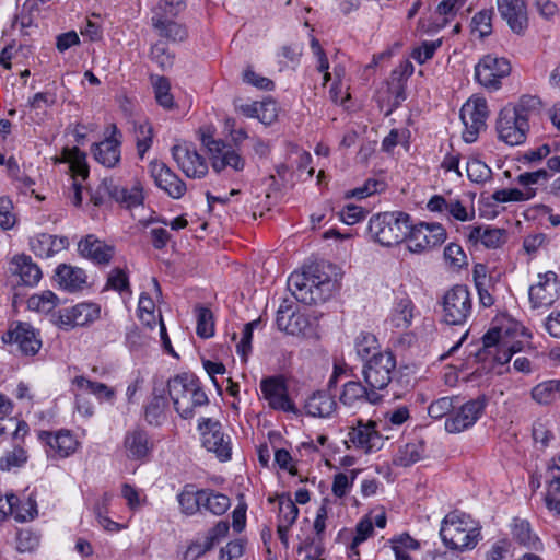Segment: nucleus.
Instances as JSON below:
<instances>
[{
  "instance_id": "obj_1",
  "label": "nucleus",
  "mask_w": 560,
  "mask_h": 560,
  "mask_svg": "<svg viewBox=\"0 0 560 560\" xmlns=\"http://www.w3.org/2000/svg\"><path fill=\"white\" fill-rule=\"evenodd\" d=\"M288 287L299 302L312 305L329 299L337 288V281L316 267L308 272H292Z\"/></svg>"
},
{
  "instance_id": "obj_2",
  "label": "nucleus",
  "mask_w": 560,
  "mask_h": 560,
  "mask_svg": "<svg viewBox=\"0 0 560 560\" xmlns=\"http://www.w3.org/2000/svg\"><path fill=\"white\" fill-rule=\"evenodd\" d=\"M440 536L443 544L452 550H471L480 539V526L469 515L455 511L442 520Z\"/></svg>"
},
{
  "instance_id": "obj_3",
  "label": "nucleus",
  "mask_w": 560,
  "mask_h": 560,
  "mask_svg": "<svg viewBox=\"0 0 560 560\" xmlns=\"http://www.w3.org/2000/svg\"><path fill=\"white\" fill-rule=\"evenodd\" d=\"M167 388L174 408L183 419L192 418L196 407L209 404L207 394L194 375H176L168 381Z\"/></svg>"
},
{
  "instance_id": "obj_4",
  "label": "nucleus",
  "mask_w": 560,
  "mask_h": 560,
  "mask_svg": "<svg viewBox=\"0 0 560 560\" xmlns=\"http://www.w3.org/2000/svg\"><path fill=\"white\" fill-rule=\"evenodd\" d=\"M409 229L410 215L401 211L378 213L369 222V232L373 240L387 247L405 241Z\"/></svg>"
},
{
  "instance_id": "obj_5",
  "label": "nucleus",
  "mask_w": 560,
  "mask_h": 560,
  "mask_svg": "<svg viewBox=\"0 0 560 560\" xmlns=\"http://www.w3.org/2000/svg\"><path fill=\"white\" fill-rule=\"evenodd\" d=\"M442 320L447 325L463 326L472 314V298L468 288L456 284L447 290L441 301Z\"/></svg>"
},
{
  "instance_id": "obj_6",
  "label": "nucleus",
  "mask_w": 560,
  "mask_h": 560,
  "mask_svg": "<svg viewBox=\"0 0 560 560\" xmlns=\"http://www.w3.org/2000/svg\"><path fill=\"white\" fill-rule=\"evenodd\" d=\"M395 370V355L390 351H383L382 354L373 355L364 363L362 375L368 386L383 394L390 384Z\"/></svg>"
},
{
  "instance_id": "obj_7",
  "label": "nucleus",
  "mask_w": 560,
  "mask_h": 560,
  "mask_svg": "<svg viewBox=\"0 0 560 560\" xmlns=\"http://www.w3.org/2000/svg\"><path fill=\"white\" fill-rule=\"evenodd\" d=\"M201 143L210 153L211 166L215 173L230 167L235 172L244 170L245 160L237 150L221 140H215L210 133H201Z\"/></svg>"
},
{
  "instance_id": "obj_8",
  "label": "nucleus",
  "mask_w": 560,
  "mask_h": 560,
  "mask_svg": "<svg viewBox=\"0 0 560 560\" xmlns=\"http://www.w3.org/2000/svg\"><path fill=\"white\" fill-rule=\"evenodd\" d=\"M511 73L510 61L494 55L483 56L475 66V80L489 91H498L502 86V79Z\"/></svg>"
},
{
  "instance_id": "obj_9",
  "label": "nucleus",
  "mask_w": 560,
  "mask_h": 560,
  "mask_svg": "<svg viewBox=\"0 0 560 560\" xmlns=\"http://www.w3.org/2000/svg\"><path fill=\"white\" fill-rule=\"evenodd\" d=\"M406 240L409 252L421 254L444 243L446 231L440 223L420 222L410 224Z\"/></svg>"
},
{
  "instance_id": "obj_10",
  "label": "nucleus",
  "mask_w": 560,
  "mask_h": 560,
  "mask_svg": "<svg viewBox=\"0 0 560 560\" xmlns=\"http://www.w3.org/2000/svg\"><path fill=\"white\" fill-rule=\"evenodd\" d=\"M489 110L487 101L482 97L469 98L460 109V119L465 126L463 139L467 143L477 140L478 135L486 128Z\"/></svg>"
},
{
  "instance_id": "obj_11",
  "label": "nucleus",
  "mask_w": 560,
  "mask_h": 560,
  "mask_svg": "<svg viewBox=\"0 0 560 560\" xmlns=\"http://www.w3.org/2000/svg\"><path fill=\"white\" fill-rule=\"evenodd\" d=\"M198 430L201 433L202 445L209 452H213L221 462L231 459V440L222 431V425L219 421H214L211 418H201Z\"/></svg>"
},
{
  "instance_id": "obj_12",
  "label": "nucleus",
  "mask_w": 560,
  "mask_h": 560,
  "mask_svg": "<svg viewBox=\"0 0 560 560\" xmlns=\"http://www.w3.org/2000/svg\"><path fill=\"white\" fill-rule=\"evenodd\" d=\"M495 129L499 140L513 147L525 142L529 122L503 107L499 113Z\"/></svg>"
},
{
  "instance_id": "obj_13",
  "label": "nucleus",
  "mask_w": 560,
  "mask_h": 560,
  "mask_svg": "<svg viewBox=\"0 0 560 560\" xmlns=\"http://www.w3.org/2000/svg\"><path fill=\"white\" fill-rule=\"evenodd\" d=\"M260 390L269 408L287 413H298V408L289 397L288 386L282 377L269 376L262 378Z\"/></svg>"
},
{
  "instance_id": "obj_14",
  "label": "nucleus",
  "mask_w": 560,
  "mask_h": 560,
  "mask_svg": "<svg viewBox=\"0 0 560 560\" xmlns=\"http://www.w3.org/2000/svg\"><path fill=\"white\" fill-rule=\"evenodd\" d=\"M38 440L47 446L46 453L48 457L63 459L71 456L79 447L77 436L67 429L57 431H39Z\"/></svg>"
},
{
  "instance_id": "obj_15",
  "label": "nucleus",
  "mask_w": 560,
  "mask_h": 560,
  "mask_svg": "<svg viewBox=\"0 0 560 560\" xmlns=\"http://www.w3.org/2000/svg\"><path fill=\"white\" fill-rule=\"evenodd\" d=\"M172 156L182 172L190 178H202L208 173V164L197 150L189 143L172 147Z\"/></svg>"
},
{
  "instance_id": "obj_16",
  "label": "nucleus",
  "mask_w": 560,
  "mask_h": 560,
  "mask_svg": "<svg viewBox=\"0 0 560 560\" xmlns=\"http://www.w3.org/2000/svg\"><path fill=\"white\" fill-rule=\"evenodd\" d=\"M384 394L375 392L360 381H348L342 385L339 401L349 409H360L364 405H376L382 401Z\"/></svg>"
},
{
  "instance_id": "obj_17",
  "label": "nucleus",
  "mask_w": 560,
  "mask_h": 560,
  "mask_svg": "<svg viewBox=\"0 0 560 560\" xmlns=\"http://www.w3.org/2000/svg\"><path fill=\"white\" fill-rule=\"evenodd\" d=\"M149 173L156 187L171 198L179 199L185 195L187 190L186 184L164 162L152 160L149 163Z\"/></svg>"
},
{
  "instance_id": "obj_18",
  "label": "nucleus",
  "mask_w": 560,
  "mask_h": 560,
  "mask_svg": "<svg viewBox=\"0 0 560 560\" xmlns=\"http://www.w3.org/2000/svg\"><path fill=\"white\" fill-rule=\"evenodd\" d=\"M100 315V305L92 302H82L59 311L56 324L68 330L77 326L89 325L98 319Z\"/></svg>"
},
{
  "instance_id": "obj_19",
  "label": "nucleus",
  "mask_w": 560,
  "mask_h": 560,
  "mask_svg": "<svg viewBox=\"0 0 560 560\" xmlns=\"http://www.w3.org/2000/svg\"><path fill=\"white\" fill-rule=\"evenodd\" d=\"M101 189L110 199L127 209L139 207L144 200L143 186L140 182H135L130 186H121L114 178H104L101 183Z\"/></svg>"
},
{
  "instance_id": "obj_20",
  "label": "nucleus",
  "mask_w": 560,
  "mask_h": 560,
  "mask_svg": "<svg viewBox=\"0 0 560 560\" xmlns=\"http://www.w3.org/2000/svg\"><path fill=\"white\" fill-rule=\"evenodd\" d=\"M486 399L477 398L467 401L445 420V430L448 433H459L471 428L483 413Z\"/></svg>"
},
{
  "instance_id": "obj_21",
  "label": "nucleus",
  "mask_w": 560,
  "mask_h": 560,
  "mask_svg": "<svg viewBox=\"0 0 560 560\" xmlns=\"http://www.w3.org/2000/svg\"><path fill=\"white\" fill-rule=\"evenodd\" d=\"M529 301L533 307H548L560 295V283L553 271H547L538 275L537 283L529 288Z\"/></svg>"
},
{
  "instance_id": "obj_22",
  "label": "nucleus",
  "mask_w": 560,
  "mask_h": 560,
  "mask_svg": "<svg viewBox=\"0 0 560 560\" xmlns=\"http://www.w3.org/2000/svg\"><path fill=\"white\" fill-rule=\"evenodd\" d=\"M377 423L369 420H357V423L350 427L348 440L357 447L365 453L375 452L382 448L383 438L376 429Z\"/></svg>"
},
{
  "instance_id": "obj_23",
  "label": "nucleus",
  "mask_w": 560,
  "mask_h": 560,
  "mask_svg": "<svg viewBox=\"0 0 560 560\" xmlns=\"http://www.w3.org/2000/svg\"><path fill=\"white\" fill-rule=\"evenodd\" d=\"M122 448L129 460L145 462L153 451V442L145 430L135 428L126 432Z\"/></svg>"
},
{
  "instance_id": "obj_24",
  "label": "nucleus",
  "mask_w": 560,
  "mask_h": 560,
  "mask_svg": "<svg viewBox=\"0 0 560 560\" xmlns=\"http://www.w3.org/2000/svg\"><path fill=\"white\" fill-rule=\"evenodd\" d=\"M465 230L467 242L475 247L481 245L488 249H497L508 240V233L504 229L487 224L470 225Z\"/></svg>"
},
{
  "instance_id": "obj_25",
  "label": "nucleus",
  "mask_w": 560,
  "mask_h": 560,
  "mask_svg": "<svg viewBox=\"0 0 560 560\" xmlns=\"http://www.w3.org/2000/svg\"><path fill=\"white\" fill-rule=\"evenodd\" d=\"M498 11L515 34H524L528 27L527 5L524 0H497Z\"/></svg>"
},
{
  "instance_id": "obj_26",
  "label": "nucleus",
  "mask_w": 560,
  "mask_h": 560,
  "mask_svg": "<svg viewBox=\"0 0 560 560\" xmlns=\"http://www.w3.org/2000/svg\"><path fill=\"white\" fill-rule=\"evenodd\" d=\"M2 340L15 345L25 355L36 354L42 347L35 329L26 323H19L14 329L3 335Z\"/></svg>"
},
{
  "instance_id": "obj_27",
  "label": "nucleus",
  "mask_w": 560,
  "mask_h": 560,
  "mask_svg": "<svg viewBox=\"0 0 560 560\" xmlns=\"http://www.w3.org/2000/svg\"><path fill=\"white\" fill-rule=\"evenodd\" d=\"M120 132L116 125H112V133L103 141L92 145V154L94 159L105 167H114L120 161Z\"/></svg>"
},
{
  "instance_id": "obj_28",
  "label": "nucleus",
  "mask_w": 560,
  "mask_h": 560,
  "mask_svg": "<svg viewBox=\"0 0 560 560\" xmlns=\"http://www.w3.org/2000/svg\"><path fill=\"white\" fill-rule=\"evenodd\" d=\"M78 252L80 256L96 265H107L114 256V248L93 234H89L79 241Z\"/></svg>"
},
{
  "instance_id": "obj_29",
  "label": "nucleus",
  "mask_w": 560,
  "mask_h": 560,
  "mask_svg": "<svg viewBox=\"0 0 560 560\" xmlns=\"http://www.w3.org/2000/svg\"><path fill=\"white\" fill-rule=\"evenodd\" d=\"M547 478L545 505L549 512L560 516V456L552 457L548 463Z\"/></svg>"
},
{
  "instance_id": "obj_30",
  "label": "nucleus",
  "mask_w": 560,
  "mask_h": 560,
  "mask_svg": "<svg viewBox=\"0 0 560 560\" xmlns=\"http://www.w3.org/2000/svg\"><path fill=\"white\" fill-rule=\"evenodd\" d=\"M304 409L310 417L330 418L337 410V401L328 389H319L305 399Z\"/></svg>"
},
{
  "instance_id": "obj_31",
  "label": "nucleus",
  "mask_w": 560,
  "mask_h": 560,
  "mask_svg": "<svg viewBox=\"0 0 560 560\" xmlns=\"http://www.w3.org/2000/svg\"><path fill=\"white\" fill-rule=\"evenodd\" d=\"M54 280L65 291L74 293L85 288L88 276L80 267L60 264L55 269Z\"/></svg>"
},
{
  "instance_id": "obj_32",
  "label": "nucleus",
  "mask_w": 560,
  "mask_h": 560,
  "mask_svg": "<svg viewBox=\"0 0 560 560\" xmlns=\"http://www.w3.org/2000/svg\"><path fill=\"white\" fill-rule=\"evenodd\" d=\"M276 324L280 330L298 335L305 330L308 323L304 315L295 311L291 302L283 301L277 311Z\"/></svg>"
},
{
  "instance_id": "obj_33",
  "label": "nucleus",
  "mask_w": 560,
  "mask_h": 560,
  "mask_svg": "<svg viewBox=\"0 0 560 560\" xmlns=\"http://www.w3.org/2000/svg\"><path fill=\"white\" fill-rule=\"evenodd\" d=\"M427 208L431 212H447L453 219L462 222L471 221L475 218L474 208L468 210L462 201L457 199L446 200L441 195L432 196L427 203Z\"/></svg>"
},
{
  "instance_id": "obj_34",
  "label": "nucleus",
  "mask_w": 560,
  "mask_h": 560,
  "mask_svg": "<svg viewBox=\"0 0 560 560\" xmlns=\"http://www.w3.org/2000/svg\"><path fill=\"white\" fill-rule=\"evenodd\" d=\"M32 252L40 258H50L65 250L69 246V240L66 236L40 233L30 241Z\"/></svg>"
},
{
  "instance_id": "obj_35",
  "label": "nucleus",
  "mask_w": 560,
  "mask_h": 560,
  "mask_svg": "<svg viewBox=\"0 0 560 560\" xmlns=\"http://www.w3.org/2000/svg\"><path fill=\"white\" fill-rule=\"evenodd\" d=\"M151 24L156 34L168 42H183L188 36L185 25L160 13H155L152 16Z\"/></svg>"
},
{
  "instance_id": "obj_36",
  "label": "nucleus",
  "mask_w": 560,
  "mask_h": 560,
  "mask_svg": "<svg viewBox=\"0 0 560 560\" xmlns=\"http://www.w3.org/2000/svg\"><path fill=\"white\" fill-rule=\"evenodd\" d=\"M511 535L515 542L533 550H541L542 542L533 532L528 521L515 517L511 523Z\"/></svg>"
},
{
  "instance_id": "obj_37",
  "label": "nucleus",
  "mask_w": 560,
  "mask_h": 560,
  "mask_svg": "<svg viewBox=\"0 0 560 560\" xmlns=\"http://www.w3.org/2000/svg\"><path fill=\"white\" fill-rule=\"evenodd\" d=\"M72 386L79 392L94 395L100 402L114 404L116 398V390L113 387L81 375L72 380Z\"/></svg>"
},
{
  "instance_id": "obj_38",
  "label": "nucleus",
  "mask_w": 560,
  "mask_h": 560,
  "mask_svg": "<svg viewBox=\"0 0 560 560\" xmlns=\"http://www.w3.org/2000/svg\"><path fill=\"white\" fill-rule=\"evenodd\" d=\"M12 271L25 285H35L42 278V270L27 255L15 256L11 262Z\"/></svg>"
},
{
  "instance_id": "obj_39",
  "label": "nucleus",
  "mask_w": 560,
  "mask_h": 560,
  "mask_svg": "<svg viewBox=\"0 0 560 560\" xmlns=\"http://www.w3.org/2000/svg\"><path fill=\"white\" fill-rule=\"evenodd\" d=\"M5 504L11 515L18 522L32 521L37 515L36 501L28 497L25 501H21L20 498L13 493L5 495Z\"/></svg>"
},
{
  "instance_id": "obj_40",
  "label": "nucleus",
  "mask_w": 560,
  "mask_h": 560,
  "mask_svg": "<svg viewBox=\"0 0 560 560\" xmlns=\"http://www.w3.org/2000/svg\"><path fill=\"white\" fill-rule=\"evenodd\" d=\"M180 512L187 516L196 515L201 510V489L186 483L176 495Z\"/></svg>"
},
{
  "instance_id": "obj_41",
  "label": "nucleus",
  "mask_w": 560,
  "mask_h": 560,
  "mask_svg": "<svg viewBox=\"0 0 560 560\" xmlns=\"http://www.w3.org/2000/svg\"><path fill=\"white\" fill-rule=\"evenodd\" d=\"M425 453V443L421 439H416L401 446L395 455L394 463L397 466L408 467L423 458Z\"/></svg>"
},
{
  "instance_id": "obj_42",
  "label": "nucleus",
  "mask_w": 560,
  "mask_h": 560,
  "mask_svg": "<svg viewBox=\"0 0 560 560\" xmlns=\"http://www.w3.org/2000/svg\"><path fill=\"white\" fill-rule=\"evenodd\" d=\"M504 107L514 112L516 116L525 119L526 122H529V119L540 115L542 103L538 96L523 95L516 103L508 104Z\"/></svg>"
},
{
  "instance_id": "obj_43",
  "label": "nucleus",
  "mask_w": 560,
  "mask_h": 560,
  "mask_svg": "<svg viewBox=\"0 0 560 560\" xmlns=\"http://www.w3.org/2000/svg\"><path fill=\"white\" fill-rule=\"evenodd\" d=\"M413 308V303L409 298L397 300L389 317L392 325L400 329L408 328L412 324Z\"/></svg>"
},
{
  "instance_id": "obj_44",
  "label": "nucleus",
  "mask_w": 560,
  "mask_h": 560,
  "mask_svg": "<svg viewBox=\"0 0 560 560\" xmlns=\"http://www.w3.org/2000/svg\"><path fill=\"white\" fill-rule=\"evenodd\" d=\"M201 509H205L214 515L224 514L231 505V501L228 495L215 492L211 489H201Z\"/></svg>"
},
{
  "instance_id": "obj_45",
  "label": "nucleus",
  "mask_w": 560,
  "mask_h": 560,
  "mask_svg": "<svg viewBox=\"0 0 560 560\" xmlns=\"http://www.w3.org/2000/svg\"><path fill=\"white\" fill-rule=\"evenodd\" d=\"M354 350L357 355L365 362L377 354H382L380 351V343L375 335L366 331H361L354 339Z\"/></svg>"
},
{
  "instance_id": "obj_46",
  "label": "nucleus",
  "mask_w": 560,
  "mask_h": 560,
  "mask_svg": "<svg viewBox=\"0 0 560 560\" xmlns=\"http://www.w3.org/2000/svg\"><path fill=\"white\" fill-rule=\"evenodd\" d=\"M60 303L59 298L50 290L35 293L27 299L30 311L48 314Z\"/></svg>"
},
{
  "instance_id": "obj_47",
  "label": "nucleus",
  "mask_w": 560,
  "mask_h": 560,
  "mask_svg": "<svg viewBox=\"0 0 560 560\" xmlns=\"http://www.w3.org/2000/svg\"><path fill=\"white\" fill-rule=\"evenodd\" d=\"M28 459V455L24 445L21 443L12 444L10 450H5L0 456V469L9 471L12 468L22 467Z\"/></svg>"
},
{
  "instance_id": "obj_48",
  "label": "nucleus",
  "mask_w": 560,
  "mask_h": 560,
  "mask_svg": "<svg viewBox=\"0 0 560 560\" xmlns=\"http://www.w3.org/2000/svg\"><path fill=\"white\" fill-rule=\"evenodd\" d=\"M62 161L69 163L70 170L83 178L89 175L86 154L77 147L65 148L61 152Z\"/></svg>"
},
{
  "instance_id": "obj_49",
  "label": "nucleus",
  "mask_w": 560,
  "mask_h": 560,
  "mask_svg": "<svg viewBox=\"0 0 560 560\" xmlns=\"http://www.w3.org/2000/svg\"><path fill=\"white\" fill-rule=\"evenodd\" d=\"M388 542L395 553V560H411L408 552L420 548V542L408 533L394 536Z\"/></svg>"
},
{
  "instance_id": "obj_50",
  "label": "nucleus",
  "mask_w": 560,
  "mask_h": 560,
  "mask_svg": "<svg viewBox=\"0 0 560 560\" xmlns=\"http://www.w3.org/2000/svg\"><path fill=\"white\" fill-rule=\"evenodd\" d=\"M537 194L536 188L518 189V188H504L495 190L491 198L499 203L505 202H521L533 199Z\"/></svg>"
},
{
  "instance_id": "obj_51",
  "label": "nucleus",
  "mask_w": 560,
  "mask_h": 560,
  "mask_svg": "<svg viewBox=\"0 0 560 560\" xmlns=\"http://www.w3.org/2000/svg\"><path fill=\"white\" fill-rule=\"evenodd\" d=\"M197 327L196 332L200 338L207 339L214 335V320L212 312L205 306L198 305L195 308Z\"/></svg>"
},
{
  "instance_id": "obj_52",
  "label": "nucleus",
  "mask_w": 560,
  "mask_h": 560,
  "mask_svg": "<svg viewBox=\"0 0 560 560\" xmlns=\"http://www.w3.org/2000/svg\"><path fill=\"white\" fill-rule=\"evenodd\" d=\"M152 85L158 104L165 109L174 107V97L171 94V84L165 77H156L152 79Z\"/></svg>"
},
{
  "instance_id": "obj_53",
  "label": "nucleus",
  "mask_w": 560,
  "mask_h": 560,
  "mask_svg": "<svg viewBox=\"0 0 560 560\" xmlns=\"http://www.w3.org/2000/svg\"><path fill=\"white\" fill-rule=\"evenodd\" d=\"M560 382L558 381H548L536 385L532 390V397L539 404L547 405L551 402L558 390H559Z\"/></svg>"
},
{
  "instance_id": "obj_54",
  "label": "nucleus",
  "mask_w": 560,
  "mask_h": 560,
  "mask_svg": "<svg viewBox=\"0 0 560 560\" xmlns=\"http://www.w3.org/2000/svg\"><path fill=\"white\" fill-rule=\"evenodd\" d=\"M167 401L163 396H154L145 407V420L149 424L159 425L165 418Z\"/></svg>"
},
{
  "instance_id": "obj_55",
  "label": "nucleus",
  "mask_w": 560,
  "mask_h": 560,
  "mask_svg": "<svg viewBox=\"0 0 560 560\" xmlns=\"http://www.w3.org/2000/svg\"><path fill=\"white\" fill-rule=\"evenodd\" d=\"M139 319L147 326L152 327L156 323L155 304L148 293H141L138 303Z\"/></svg>"
},
{
  "instance_id": "obj_56",
  "label": "nucleus",
  "mask_w": 560,
  "mask_h": 560,
  "mask_svg": "<svg viewBox=\"0 0 560 560\" xmlns=\"http://www.w3.org/2000/svg\"><path fill=\"white\" fill-rule=\"evenodd\" d=\"M298 515L299 509L295 503L289 497H279V523H283L285 526H292Z\"/></svg>"
},
{
  "instance_id": "obj_57",
  "label": "nucleus",
  "mask_w": 560,
  "mask_h": 560,
  "mask_svg": "<svg viewBox=\"0 0 560 560\" xmlns=\"http://www.w3.org/2000/svg\"><path fill=\"white\" fill-rule=\"evenodd\" d=\"M386 183L376 178H369L362 186L357 187L347 194V197L363 199L373 194L385 190Z\"/></svg>"
},
{
  "instance_id": "obj_58",
  "label": "nucleus",
  "mask_w": 560,
  "mask_h": 560,
  "mask_svg": "<svg viewBox=\"0 0 560 560\" xmlns=\"http://www.w3.org/2000/svg\"><path fill=\"white\" fill-rule=\"evenodd\" d=\"M492 10H481L477 12L471 21L474 32H478L480 37H486L492 32Z\"/></svg>"
},
{
  "instance_id": "obj_59",
  "label": "nucleus",
  "mask_w": 560,
  "mask_h": 560,
  "mask_svg": "<svg viewBox=\"0 0 560 560\" xmlns=\"http://www.w3.org/2000/svg\"><path fill=\"white\" fill-rule=\"evenodd\" d=\"M374 532L373 521L364 517L355 526V535L350 545V550L354 555H359L358 546L365 541Z\"/></svg>"
},
{
  "instance_id": "obj_60",
  "label": "nucleus",
  "mask_w": 560,
  "mask_h": 560,
  "mask_svg": "<svg viewBox=\"0 0 560 560\" xmlns=\"http://www.w3.org/2000/svg\"><path fill=\"white\" fill-rule=\"evenodd\" d=\"M442 45L441 39L436 40H424L420 46L413 48L411 57L420 65L430 60L436 49Z\"/></svg>"
},
{
  "instance_id": "obj_61",
  "label": "nucleus",
  "mask_w": 560,
  "mask_h": 560,
  "mask_svg": "<svg viewBox=\"0 0 560 560\" xmlns=\"http://www.w3.org/2000/svg\"><path fill=\"white\" fill-rule=\"evenodd\" d=\"M324 551L322 539L306 538L298 547V553L305 552V560H323Z\"/></svg>"
},
{
  "instance_id": "obj_62",
  "label": "nucleus",
  "mask_w": 560,
  "mask_h": 560,
  "mask_svg": "<svg viewBox=\"0 0 560 560\" xmlns=\"http://www.w3.org/2000/svg\"><path fill=\"white\" fill-rule=\"evenodd\" d=\"M467 176L471 182H486L491 174V170L481 161L474 159L467 162Z\"/></svg>"
},
{
  "instance_id": "obj_63",
  "label": "nucleus",
  "mask_w": 560,
  "mask_h": 560,
  "mask_svg": "<svg viewBox=\"0 0 560 560\" xmlns=\"http://www.w3.org/2000/svg\"><path fill=\"white\" fill-rule=\"evenodd\" d=\"M454 410L453 397H441L430 404L428 413L432 419H441Z\"/></svg>"
},
{
  "instance_id": "obj_64",
  "label": "nucleus",
  "mask_w": 560,
  "mask_h": 560,
  "mask_svg": "<svg viewBox=\"0 0 560 560\" xmlns=\"http://www.w3.org/2000/svg\"><path fill=\"white\" fill-rule=\"evenodd\" d=\"M242 78L246 84L253 85L262 91H271L275 86L270 79L256 73L252 67H247L243 71Z\"/></svg>"
}]
</instances>
